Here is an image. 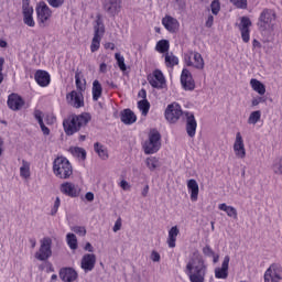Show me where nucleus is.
Listing matches in <instances>:
<instances>
[{
    "instance_id": "nucleus-1",
    "label": "nucleus",
    "mask_w": 282,
    "mask_h": 282,
    "mask_svg": "<svg viewBox=\"0 0 282 282\" xmlns=\"http://www.w3.org/2000/svg\"><path fill=\"white\" fill-rule=\"evenodd\" d=\"M165 120L170 122V124H175L182 118V116H185V129L188 138H195V133H197V120H195V115L192 112H183L182 106L177 102H173L167 105L165 112Z\"/></svg>"
},
{
    "instance_id": "nucleus-2",
    "label": "nucleus",
    "mask_w": 282,
    "mask_h": 282,
    "mask_svg": "<svg viewBox=\"0 0 282 282\" xmlns=\"http://www.w3.org/2000/svg\"><path fill=\"white\" fill-rule=\"evenodd\" d=\"M185 272L189 282H206L208 265L202 254L194 253V257L186 264Z\"/></svg>"
},
{
    "instance_id": "nucleus-3",
    "label": "nucleus",
    "mask_w": 282,
    "mask_h": 282,
    "mask_svg": "<svg viewBox=\"0 0 282 282\" xmlns=\"http://www.w3.org/2000/svg\"><path fill=\"white\" fill-rule=\"evenodd\" d=\"M91 122V115L83 112L80 115H73L63 121V127L66 135H74L78 133L79 129L87 127Z\"/></svg>"
},
{
    "instance_id": "nucleus-4",
    "label": "nucleus",
    "mask_w": 282,
    "mask_h": 282,
    "mask_svg": "<svg viewBox=\"0 0 282 282\" xmlns=\"http://www.w3.org/2000/svg\"><path fill=\"white\" fill-rule=\"evenodd\" d=\"M53 173L58 180H69L74 175V167L67 158L57 156L53 161Z\"/></svg>"
},
{
    "instance_id": "nucleus-5",
    "label": "nucleus",
    "mask_w": 282,
    "mask_h": 282,
    "mask_svg": "<svg viewBox=\"0 0 282 282\" xmlns=\"http://www.w3.org/2000/svg\"><path fill=\"white\" fill-rule=\"evenodd\" d=\"M162 134L160 131L153 129L149 132L148 140L143 144V150L145 155H153V153H158L160 148L162 147Z\"/></svg>"
},
{
    "instance_id": "nucleus-6",
    "label": "nucleus",
    "mask_w": 282,
    "mask_h": 282,
    "mask_svg": "<svg viewBox=\"0 0 282 282\" xmlns=\"http://www.w3.org/2000/svg\"><path fill=\"white\" fill-rule=\"evenodd\" d=\"M36 19L40 28H47L50 25V21H52V9L45 3L41 1L35 7Z\"/></svg>"
},
{
    "instance_id": "nucleus-7",
    "label": "nucleus",
    "mask_w": 282,
    "mask_h": 282,
    "mask_svg": "<svg viewBox=\"0 0 282 282\" xmlns=\"http://www.w3.org/2000/svg\"><path fill=\"white\" fill-rule=\"evenodd\" d=\"M40 243V249L35 252V259L37 261H47L52 257V238L45 237Z\"/></svg>"
},
{
    "instance_id": "nucleus-8",
    "label": "nucleus",
    "mask_w": 282,
    "mask_h": 282,
    "mask_svg": "<svg viewBox=\"0 0 282 282\" xmlns=\"http://www.w3.org/2000/svg\"><path fill=\"white\" fill-rule=\"evenodd\" d=\"M185 63L187 67H195V69H204V57L197 52L191 51L189 54H185Z\"/></svg>"
},
{
    "instance_id": "nucleus-9",
    "label": "nucleus",
    "mask_w": 282,
    "mask_h": 282,
    "mask_svg": "<svg viewBox=\"0 0 282 282\" xmlns=\"http://www.w3.org/2000/svg\"><path fill=\"white\" fill-rule=\"evenodd\" d=\"M148 83L154 89H164V85H166V78H164V74L160 69H155L151 75L148 76Z\"/></svg>"
},
{
    "instance_id": "nucleus-10",
    "label": "nucleus",
    "mask_w": 282,
    "mask_h": 282,
    "mask_svg": "<svg viewBox=\"0 0 282 282\" xmlns=\"http://www.w3.org/2000/svg\"><path fill=\"white\" fill-rule=\"evenodd\" d=\"M282 281V267L280 264H271L264 273V282Z\"/></svg>"
},
{
    "instance_id": "nucleus-11",
    "label": "nucleus",
    "mask_w": 282,
    "mask_h": 282,
    "mask_svg": "<svg viewBox=\"0 0 282 282\" xmlns=\"http://www.w3.org/2000/svg\"><path fill=\"white\" fill-rule=\"evenodd\" d=\"M234 153L238 160H246V143L243 142V135H241V132L236 133Z\"/></svg>"
},
{
    "instance_id": "nucleus-12",
    "label": "nucleus",
    "mask_w": 282,
    "mask_h": 282,
    "mask_svg": "<svg viewBox=\"0 0 282 282\" xmlns=\"http://www.w3.org/2000/svg\"><path fill=\"white\" fill-rule=\"evenodd\" d=\"M66 101L70 107L75 109H80V107H85V97L83 93H78L76 90H72L66 95Z\"/></svg>"
},
{
    "instance_id": "nucleus-13",
    "label": "nucleus",
    "mask_w": 282,
    "mask_h": 282,
    "mask_svg": "<svg viewBox=\"0 0 282 282\" xmlns=\"http://www.w3.org/2000/svg\"><path fill=\"white\" fill-rule=\"evenodd\" d=\"M274 19H275V15L272 12V10L264 9L261 12L260 18H259V22H258L259 29L268 30V28H270V25H271L272 21H274Z\"/></svg>"
},
{
    "instance_id": "nucleus-14",
    "label": "nucleus",
    "mask_w": 282,
    "mask_h": 282,
    "mask_svg": "<svg viewBox=\"0 0 282 282\" xmlns=\"http://www.w3.org/2000/svg\"><path fill=\"white\" fill-rule=\"evenodd\" d=\"M181 85L185 91H193L195 89V79H193V75L191 70L184 68L181 74Z\"/></svg>"
},
{
    "instance_id": "nucleus-15",
    "label": "nucleus",
    "mask_w": 282,
    "mask_h": 282,
    "mask_svg": "<svg viewBox=\"0 0 282 282\" xmlns=\"http://www.w3.org/2000/svg\"><path fill=\"white\" fill-rule=\"evenodd\" d=\"M252 26V21L250 18L242 17L239 24V30L241 32V39L243 43H250V28Z\"/></svg>"
},
{
    "instance_id": "nucleus-16",
    "label": "nucleus",
    "mask_w": 282,
    "mask_h": 282,
    "mask_svg": "<svg viewBox=\"0 0 282 282\" xmlns=\"http://www.w3.org/2000/svg\"><path fill=\"white\" fill-rule=\"evenodd\" d=\"M80 268L84 272H91L96 268V254L85 253L80 260Z\"/></svg>"
},
{
    "instance_id": "nucleus-17",
    "label": "nucleus",
    "mask_w": 282,
    "mask_h": 282,
    "mask_svg": "<svg viewBox=\"0 0 282 282\" xmlns=\"http://www.w3.org/2000/svg\"><path fill=\"white\" fill-rule=\"evenodd\" d=\"M59 279L64 282H74L78 279V272L72 267H65L59 270Z\"/></svg>"
},
{
    "instance_id": "nucleus-18",
    "label": "nucleus",
    "mask_w": 282,
    "mask_h": 282,
    "mask_svg": "<svg viewBox=\"0 0 282 282\" xmlns=\"http://www.w3.org/2000/svg\"><path fill=\"white\" fill-rule=\"evenodd\" d=\"M122 2L120 0H105L104 10L110 17H116L118 12H120V8H122Z\"/></svg>"
},
{
    "instance_id": "nucleus-19",
    "label": "nucleus",
    "mask_w": 282,
    "mask_h": 282,
    "mask_svg": "<svg viewBox=\"0 0 282 282\" xmlns=\"http://www.w3.org/2000/svg\"><path fill=\"white\" fill-rule=\"evenodd\" d=\"M24 105H25V101L23 100V98H21V96L17 95V94L9 95L8 107L12 111H21V109H23Z\"/></svg>"
},
{
    "instance_id": "nucleus-20",
    "label": "nucleus",
    "mask_w": 282,
    "mask_h": 282,
    "mask_svg": "<svg viewBox=\"0 0 282 282\" xmlns=\"http://www.w3.org/2000/svg\"><path fill=\"white\" fill-rule=\"evenodd\" d=\"M230 265V256H225L221 267L215 269V278L216 279H228V268Z\"/></svg>"
},
{
    "instance_id": "nucleus-21",
    "label": "nucleus",
    "mask_w": 282,
    "mask_h": 282,
    "mask_svg": "<svg viewBox=\"0 0 282 282\" xmlns=\"http://www.w3.org/2000/svg\"><path fill=\"white\" fill-rule=\"evenodd\" d=\"M23 23L28 28H34L36 22H34V8L33 7H22Z\"/></svg>"
},
{
    "instance_id": "nucleus-22",
    "label": "nucleus",
    "mask_w": 282,
    "mask_h": 282,
    "mask_svg": "<svg viewBox=\"0 0 282 282\" xmlns=\"http://www.w3.org/2000/svg\"><path fill=\"white\" fill-rule=\"evenodd\" d=\"M59 191L63 195H67L68 197H78V187L72 182L62 183Z\"/></svg>"
},
{
    "instance_id": "nucleus-23",
    "label": "nucleus",
    "mask_w": 282,
    "mask_h": 282,
    "mask_svg": "<svg viewBox=\"0 0 282 282\" xmlns=\"http://www.w3.org/2000/svg\"><path fill=\"white\" fill-rule=\"evenodd\" d=\"M162 23L165 30H167V32H171L172 34L180 30V21L171 15H166L165 18H163Z\"/></svg>"
},
{
    "instance_id": "nucleus-24",
    "label": "nucleus",
    "mask_w": 282,
    "mask_h": 282,
    "mask_svg": "<svg viewBox=\"0 0 282 282\" xmlns=\"http://www.w3.org/2000/svg\"><path fill=\"white\" fill-rule=\"evenodd\" d=\"M120 119L123 124H133L138 120V117L131 109H124L120 113Z\"/></svg>"
},
{
    "instance_id": "nucleus-25",
    "label": "nucleus",
    "mask_w": 282,
    "mask_h": 282,
    "mask_svg": "<svg viewBox=\"0 0 282 282\" xmlns=\"http://www.w3.org/2000/svg\"><path fill=\"white\" fill-rule=\"evenodd\" d=\"M75 85L77 88V93L83 94L85 89H87V80L85 79V76L83 75V72L79 69L75 73Z\"/></svg>"
},
{
    "instance_id": "nucleus-26",
    "label": "nucleus",
    "mask_w": 282,
    "mask_h": 282,
    "mask_svg": "<svg viewBox=\"0 0 282 282\" xmlns=\"http://www.w3.org/2000/svg\"><path fill=\"white\" fill-rule=\"evenodd\" d=\"M105 36V23H102V18L97 15L94 23V36L95 39H102Z\"/></svg>"
},
{
    "instance_id": "nucleus-27",
    "label": "nucleus",
    "mask_w": 282,
    "mask_h": 282,
    "mask_svg": "<svg viewBox=\"0 0 282 282\" xmlns=\"http://www.w3.org/2000/svg\"><path fill=\"white\" fill-rule=\"evenodd\" d=\"M187 188L191 193V199L192 202H197L199 197V184H197V181L192 178L187 181Z\"/></svg>"
},
{
    "instance_id": "nucleus-28",
    "label": "nucleus",
    "mask_w": 282,
    "mask_h": 282,
    "mask_svg": "<svg viewBox=\"0 0 282 282\" xmlns=\"http://www.w3.org/2000/svg\"><path fill=\"white\" fill-rule=\"evenodd\" d=\"M178 236H180V228L177 226L171 227L167 234V239H166V243L169 248H175Z\"/></svg>"
},
{
    "instance_id": "nucleus-29",
    "label": "nucleus",
    "mask_w": 282,
    "mask_h": 282,
    "mask_svg": "<svg viewBox=\"0 0 282 282\" xmlns=\"http://www.w3.org/2000/svg\"><path fill=\"white\" fill-rule=\"evenodd\" d=\"M35 80L40 87H47V85H50V73L45 70H37L35 73Z\"/></svg>"
},
{
    "instance_id": "nucleus-30",
    "label": "nucleus",
    "mask_w": 282,
    "mask_h": 282,
    "mask_svg": "<svg viewBox=\"0 0 282 282\" xmlns=\"http://www.w3.org/2000/svg\"><path fill=\"white\" fill-rule=\"evenodd\" d=\"M251 89L259 94V96H265V85L257 78L250 79Z\"/></svg>"
},
{
    "instance_id": "nucleus-31",
    "label": "nucleus",
    "mask_w": 282,
    "mask_h": 282,
    "mask_svg": "<svg viewBox=\"0 0 282 282\" xmlns=\"http://www.w3.org/2000/svg\"><path fill=\"white\" fill-rule=\"evenodd\" d=\"M102 96V85L98 79L93 82V100L98 101Z\"/></svg>"
},
{
    "instance_id": "nucleus-32",
    "label": "nucleus",
    "mask_w": 282,
    "mask_h": 282,
    "mask_svg": "<svg viewBox=\"0 0 282 282\" xmlns=\"http://www.w3.org/2000/svg\"><path fill=\"white\" fill-rule=\"evenodd\" d=\"M32 173L30 172V162L22 160V165L20 166V176L22 180H30Z\"/></svg>"
},
{
    "instance_id": "nucleus-33",
    "label": "nucleus",
    "mask_w": 282,
    "mask_h": 282,
    "mask_svg": "<svg viewBox=\"0 0 282 282\" xmlns=\"http://www.w3.org/2000/svg\"><path fill=\"white\" fill-rule=\"evenodd\" d=\"M219 210H224L227 214V217H231L232 219H237V208L232 206H227L226 203L218 205Z\"/></svg>"
},
{
    "instance_id": "nucleus-34",
    "label": "nucleus",
    "mask_w": 282,
    "mask_h": 282,
    "mask_svg": "<svg viewBox=\"0 0 282 282\" xmlns=\"http://www.w3.org/2000/svg\"><path fill=\"white\" fill-rule=\"evenodd\" d=\"M171 47V44L169 43V40H161L155 45V51L160 54H169V50Z\"/></svg>"
},
{
    "instance_id": "nucleus-35",
    "label": "nucleus",
    "mask_w": 282,
    "mask_h": 282,
    "mask_svg": "<svg viewBox=\"0 0 282 282\" xmlns=\"http://www.w3.org/2000/svg\"><path fill=\"white\" fill-rule=\"evenodd\" d=\"M271 171L274 175H282V156H278L273 160Z\"/></svg>"
},
{
    "instance_id": "nucleus-36",
    "label": "nucleus",
    "mask_w": 282,
    "mask_h": 282,
    "mask_svg": "<svg viewBox=\"0 0 282 282\" xmlns=\"http://www.w3.org/2000/svg\"><path fill=\"white\" fill-rule=\"evenodd\" d=\"M95 151L97 155L100 158V160H109V153L107 152L105 145L100 143H95Z\"/></svg>"
},
{
    "instance_id": "nucleus-37",
    "label": "nucleus",
    "mask_w": 282,
    "mask_h": 282,
    "mask_svg": "<svg viewBox=\"0 0 282 282\" xmlns=\"http://www.w3.org/2000/svg\"><path fill=\"white\" fill-rule=\"evenodd\" d=\"M180 64V58L175 56L173 53L165 54V65L166 67H175V65Z\"/></svg>"
},
{
    "instance_id": "nucleus-38",
    "label": "nucleus",
    "mask_w": 282,
    "mask_h": 282,
    "mask_svg": "<svg viewBox=\"0 0 282 282\" xmlns=\"http://www.w3.org/2000/svg\"><path fill=\"white\" fill-rule=\"evenodd\" d=\"M145 164L149 171H155L156 169H160V159L155 156H150L145 159Z\"/></svg>"
},
{
    "instance_id": "nucleus-39",
    "label": "nucleus",
    "mask_w": 282,
    "mask_h": 282,
    "mask_svg": "<svg viewBox=\"0 0 282 282\" xmlns=\"http://www.w3.org/2000/svg\"><path fill=\"white\" fill-rule=\"evenodd\" d=\"M66 241L70 250H78V239L74 234H67Z\"/></svg>"
},
{
    "instance_id": "nucleus-40",
    "label": "nucleus",
    "mask_w": 282,
    "mask_h": 282,
    "mask_svg": "<svg viewBox=\"0 0 282 282\" xmlns=\"http://www.w3.org/2000/svg\"><path fill=\"white\" fill-rule=\"evenodd\" d=\"M138 109L141 110L142 116H148L149 109H151V104L147 99L140 100L138 102Z\"/></svg>"
},
{
    "instance_id": "nucleus-41",
    "label": "nucleus",
    "mask_w": 282,
    "mask_h": 282,
    "mask_svg": "<svg viewBox=\"0 0 282 282\" xmlns=\"http://www.w3.org/2000/svg\"><path fill=\"white\" fill-rule=\"evenodd\" d=\"M261 120V110L252 111L247 120L248 124H257Z\"/></svg>"
},
{
    "instance_id": "nucleus-42",
    "label": "nucleus",
    "mask_w": 282,
    "mask_h": 282,
    "mask_svg": "<svg viewBox=\"0 0 282 282\" xmlns=\"http://www.w3.org/2000/svg\"><path fill=\"white\" fill-rule=\"evenodd\" d=\"M115 58L121 72H127V64H124V56L120 55V53H116Z\"/></svg>"
},
{
    "instance_id": "nucleus-43",
    "label": "nucleus",
    "mask_w": 282,
    "mask_h": 282,
    "mask_svg": "<svg viewBox=\"0 0 282 282\" xmlns=\"http://www.w3.org/2000/svg\"><path fill=\"white\" fill-rule=\"evenodd\" d=\"M102 39L100 37H93L91 43H90V52L95 53L100 50V43Z\"/></svg>"
},
{
    "instance_id": "nucleus-44",
    "label": "nucleus",
    "mask_w": 282,
    "mask_h": 282,
    "mask_svg": "<svg viewBox=\"0 0 282 282\" xmlns=\"http://www.w3.org/2000/svg\"><path fill=\"white\" fill-rule=\"evenodd\" d=\"M73 155H75V158H80L82 160H87V151L83 148H74Z\"/></svg>"
},
{
    "instance_id": "nucleus-45",
    "label": "nucleus",
    "mask_w": 282,
    "mask_h": 282,
    "mask_svg": "<svg viewBox=\"0 0 282 282\" xmlns=\"http://www.w3.org/2000/svg\"><path fill=\"white\" fill-rule=\"evenodd\" d=\"M230 3L239 10H246L248 8V0H230Z\"/></svg>"
},
{
    "instance_id": "nucleus-46",
    "label": "nucleus",
    "mask_w": 282,
    "mask_h": 282,
    "mask_svg": "<svg viewBox=\"0 0 282 282\" xmlns=\"http://www.w3.org/2000/svg\"><path fill=\"white\" fill-rule=\"evenodd\" d=\"M210 8H212V13L217 17L221 10V3H219V0H214L210 4Z\"/></svg>"
},
{
    "instance_id": "nucleus-47",
    "label": "nucleus",
    "mask_w": 282,
    "mask_h": 282,
    "mask_svg": "<svg viewBox=\"0 0 282 282\" xmlns=\"http://www.w3.org/2000/svg\"><path fill=\"white\" fill-rule=\"evenodd\" d=\"M73 232L79 235V237H85L87 235V229L83 226H75L72 228Z\"/></svg>"
},
{
    "instance_id": "nucleus-48",
    "label": "nucleus",
    "mask_w": 282,
    "mask_h": 282,
    "mask_svg": "<svg viewBox=\"0 0 282 282\" xmlns=\"http://www.w3.org/2000/svg\"><path fill=\"white\" fill-rule=\"evenodd\" d=\"M267 98L265 97H254L252 100H251V107H259V105H261V102H267Z\"/></svg>"
},
{
    "instance_id": "nucleus-49",
    "label": "nucleus",
    "mask_w": 282,
    "mask_h": 282,
    "mask_svg": "<svg viewBox=\"0 0 282 282\" xmlns=\"http://www.w3.org/2000/svg\"><path fill=\"white\" fill-rule=\"evenodd\" d=\"M58 208H61V198L56 197L55 202H54V206L51 209L52 217H54V215H56V213H58Z\"/></svg>"
},
{
    "instance_id": "nucleus-50",
    "label": "nucleus",
    "mask_w": 282,
    "mask_h": 282,
    "mask_svg": "<svg viewBox=\"0 0 282 282\" xmlns=\"http://www.w3.org/2000/svg\"><path fill=\"white\" fill-rule=\"evenodd\" d=\"M48 6L51 8H62L63 3H65V0H46Z\"/></svg>"
},
{
    "instance_id": "nucleus-51",
    "label": "nucleus",
    "mask_w": 282,
    "mask_h": 282,
    "mask_svg": "<svg viewBox=\"0 0 282 282\" xmlns=\"http://www.w3.org/2000/svg\"><path fill=\"white\" fill-rule=\"evenodd\" d=\"M203 254H205V257H215V251H213V248H210V246L206 245L203 248Z\"/></svg>"
},
{
    "instance_id": "nucleus-52",
    "label": "nucleus",
    "mask_w": 282,
    "mask_h": 282,
    "mask_svg": "<svg viewBox=\"0 0 282 282\" xmlns=\"http://www.w3.org/2000/svg\"><path fill=\"white\" fill-rule=\"evenodd\" d=\"M34 118L37 120L39 124H43V111L41 110H35L34 111Z\"/></svg>"
},
{
    "instance_id": "nucleus-53",
    "label": "nucleus",
    "mask_w": 282,
    "mask_h": 282,
    "mask_svg": "<svg viewBox=\"0 0 282 282\" xmlns=\"http://www.w3.org/2000/svg\"><path fill=\"white\" fill-rule=\"evenodd\" d=\"M150 259H151V261H153L154 263H159V261H160V259H161L160 253H159L158 251L153 250V251L151 252Z\"/></svg>"
},
{
    "instance_id": "nucleus-54",
    "label": "nucleus",
    "mask_w": 282,
    "mask_h": 282,
    "mask_svg": "<svg viewBox=\"0 0 282 282\" xmlns=\"http://www.w3.org/2000/svg\"><path fill=\"white\" fill-rule=\"evenodd\" d=\"M122 228V218H118L115 223V226L112 228L113 232H118Z\"/></svg>"
},
{
    "instance_id": "nucleus-55",
    "label": "nucleus",
    "mask_w": 282,
    "mask_h": 282,
    "mask_svg": "<svg viewBox=\"0 0 282 282\" xmlns=\"http://www.w3.org/2000/svg\"><path fill=\"white\" fill-rule=\"evenodd\" d=\"M119 186L122 188V191H130L131 189V184H129V182L122 180L119 183Z\"/></svg>"
},
{
    "instance_id": "nucleus-56",
    "label": "nucleus",
    "mask_w": 282,
    "mask_h": 282,
    "mask_svg": "<svg viewBox=\"0 0 282 282\" xmlns=\"http://www.w3.org/2000/svg\"><path fill=\"white\" fill-rule=\"evenodd\" d=\"M40 129L43 133V135H50V128L45 126V123H40Z\"/></svg>"
},
{
    "instance_id": "nucleus-57",
    "label": "nucleus",
    "mask_w": 282,
    "mask_h": 282,
    "mask_svg": "<svg viewBox=\"0 0 282 282\" xmlns=\"http://www.w3.org/2000/svg\"><path fill=\"white\" fill-rule=\"evenodd\" d=\"M213 23H215V18L213 15H208L205 22L206 28H213Z\"/></svg>"
},
{
    "instance_id": "nucleus-58",
    "label": "nucleus",
    "mask_w": 282,
    "mask_h": 282,
    "mask_svg": "<svg viewBox=\"0 0 282 282\" xmlns=\"http://www.w3.org/2000/svg\"><path fill=\"white\" fill-rule=\"evenodd\" d=\"M105 50H116V44H113L112 42H107L104 45Z\"/></svg>"
},
{
    "instance_id": "nucleus-59",
    "label": "nucleus",
    "mask_w": 282,
    "mask_h": 282,
    "mask_svg": "<svg viewBox=\"0 0 282 282\" xmlns=\"http://www.w3.org/2000/svg\"><path fill=\"white\" fill-rule=\"evenodd\" d=\"M99 72L101 74H107V65L105 63H101L99 66Z\"/></svg>"
},
{
    "instance_id": "nucleus-60",
    "label": "nucleus",
    "mask_w": 282,
    "mask_h": 282,
    "mask_svg": "<svg viewBox=\"0 0 282 282\" xmlns=\"http://www.w3.org/2000/svg\"><path fill=\"white\" fill-rule=\"evenodd\" d=\"M85 197L87 202H94V194L91 192L86 193Z\"/></svg>"
},
{
    "instance_id": "nucleus-61",
    "label": "nucleus",
    "mask_w": 282,
    "mask_h": 282,
    "mask_svg": "<svg viewBox=\"0 0 282 282\" xmlns=\"http://www.w3.org/2000/svg\"><path fill=\"white\" fill-rule=\"evenodd\" d=\"M142 197H147L149 195V185H145L141 192Z\"/></svg>"
},
{
    "instance_id": "nucleus-62",
    "label": "nucleus",
    "mask_w": 282,
    "mask_h": 282,
    "mask_svg": "<svg viewBox=\"0 0 282 282\" xmlns=\"http://www.w3.org/2000/svg\"><path fill=\"white\" fill-rule=\"evenodd\" d=\"M85 250H87V252H94V247L91 246L90 242H87V243H86Z\"/></svg>"
},
{
    "instance_id": "nucleus-63",
    "label": "nucleus",
    "mask_w": 282,
    "mask_h": 282,
    "mask_svg": "<svg viewBox=\"0 0 282 282\" xmlns=\"http://www.w3.org/2000/svg\"><path fill=\"white\" fill-rule=\"evenodd\" d=\"M139 96H140V98H143V100H147V90L141 89V90L139 91Z\"/></svg>"
},
{
    "instance_id": "nucleus-64",
    "label": "nucleus",
    "mask_w": 282,
    "mask_h": 282,
    "mask_svg": "<svg viewBox=\"0 0 282 282\" xmlns=\"http://www.w3.org/2000/svg\"><path fill=\"white\" fill-rule=\"evenodd\" d=\"M3 65H6V58L0 57V73H3Z\"/></svg>"
}]
</instances>
